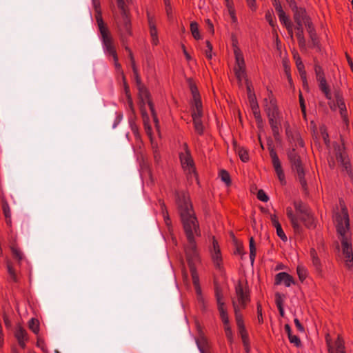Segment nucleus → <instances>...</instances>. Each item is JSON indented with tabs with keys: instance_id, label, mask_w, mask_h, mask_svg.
<instances>
[{
	"instance_id": "1",
	"label": "nucleus",
	"mask_w": 353,
	"mask_h": 353,
	"mask_svg": "<svg viewBox=\"0 0 353 353\" xmlns=\"http://www.w3.org/2000/svg\"><path fill=\"white\" fill-rule=\"evenodd\" d=\"M176 204L181 216L186 240H194L201 236L199 224L192 208L190 195L184 191L176 193Z\"/></svg>"
},
{
	"instance_id": "2",
	"label": "nucleus",
	"mask_w": 353,
	"mask_h": 353,
	"mask_svg": "<svg viewBox=\"0 0 353 353\" xmlns=\"http://www.w3.org/2000/svg\"><path fill=\"white\" fill-rule=\"evenodd\" d=\"M294 208L295 213L291 207L286 208V215L290 219L291 225L296 233L301 232V226L300 222H303L307 228H314L316 227V221L314 217L309 209L308 206L301 201L294 202Z\"/></svg>"
},
{
	"instance_id": "3",
	"label": "nucleus",
	"mask_w": 353,
	"mask_h": 353,
	"mask_svg": "<svg viewBox=\"0 0 353 353\" xmlns=\"http://www.w3.org/2000/svg\"><path fill=\"white\" fill-rule=\"evenodd\" d=\"M336 222V231L341 243L342 254L345 265L350 268L353 265V251L348 214L345 213L343 216H338Z\"/></svg>"
},
{
	"instance_id": "4",
	"label": "nucleus",
	"mask_w": 353,
	"mask_h": 353,
	"mask_svg": "<svg viewBox=\"0 0 353 353\" xmlns=\"http://www.w3.org/2000/svg\"><path fill=\"white\" fill-rule=\"evenodd\" d=\"M215 297L217 303V308L219 312L220 318L223 323L224 331L228 341L232 343L234 341L233 332L230 325V321L227 309L223 301V294L219 287L215 288Z\"/></svg>"
},
{
	"instance_id": "5",
	"label": "nucleus",
	"mask_w": 353,
	"mask_h": 353,
	"mask_svg": "<svg viewBox=\"0 0 353 353\" xmlns=\"http://www.w3.org/2000/svg\"><path fill=\"white\" fill-rule=\"evenodd\" d=\"M334 152L337 161L342 168V172L347 174L351 180H353V172L350 160L347 154L345 144L341 139V143H334Z\"/></svg>"
},
{
	"instance_id": "6",
	"label": "nucleus",
	"mask_w": 353,
	"mask_h": 353,
	"mask_svg": "<svg viewBox=\"0 0 353 353\" xmlns=\"http://www.w3.org/2000/svg\"><path fill=\"white\" fill-rule=\"evenodd\" d=\"M250 302V295L248 288L239 282L235 286V296L232 299L234 310L242 311L246 308Z\"/></svg>"
},
{
	"instance_id": "7",
	"label": "nucleus",
	"mask_w": 353,
	"mask_h": 353,
	"mask_svg": "<svg viewBox=\"0 0 353 353\" xmlns=\"http://www.w3.org/2000/svg\"><path fill=\"white\" fill-rule=\"evenodd\" d=\"M184 252L190 273L196 272V265L200 263V256L196 239L187 240L184 244Z\"/></svg>"
},
{
	"instance_id": "8",
	"label": "nucleus",
	"mask_w": 353,
	"mask_h": 353,
	"mask_svg": "<svg viewBox=\"0 0 353 353\" xmlns=\"http://www.w3.org/2000/svg\"><path fill=\"white\" fill-rule=\"evenodd\" d=\"M288 159L293 170L296 172L299 182L303 189L307 188V182L305 179L304 169L299 152L294 148L288 152Z\"/></svg>"
},
{
	"instance_id": "9",
	"label": "nucleus",
	"mask_w": 353,
	"mask_h": 353,
	"mask_svg": "<svg viewBox=\"0 0 353 353\" xmlns=\"http://www.w3.org/2000/svg\"><path fill=\"white\" fill-rule=\"evenodd\" d=\"M265 111L272 130L273 136L275 139H278L281 125V117L278 107L275 103L271 102L270 105L266 108Z\"/></svg>"
},
{
	"instance_id": "10",
	"label": "nucleus",
	"mask_w": 353,
	"mask_h": 353,
	"mask_svg": "<svg viewBox=\"0 0 353 353\" xmlns=\"http://www.w3.org/2000/svg\"><path fill=\"white\" fill-rule=\"evenodd\" d=\"M115 22L119 32L121 44L125 45V38H128L132 34L129 14L124 13V14L116 17Z\"/></svg>"
},
{
	"instance_id": "11",
	"label": "nucleus",
	"mask_w": 353,
	"mask_h": 353,
	"mask_svg": "<svg viewBox=\"0 0 353 353\" xmlns=\"http://www.w3.org/2000/svg\"><path fill=\"white\" fill-rule=\"evenodd\" d=\"M98 28L101 35V40L103 46L104 50L109 55H114L117 54L115 46L114 44V40L110 34V32L108 28L105 26L104 22L101 23H99Z\"/></svg>"
},
{
	"instance_id": "12",
	"label": "nucleus",
	"mask_w": 353,
	"mask_h": 353,
	"mask_svg": "<svg viewBox=\"0 0 353 353\" xmlns=\"http://www.w3.org/2000/svg\"><path fill=\"white\" fill-rule=\"evenodd\" d=\"M314 70L316 75V81L319 83L320 90L324 94L327 99H332V94L330 87L327 83L325 75L323 68L318 62H316L314 65Z\"/></svg>"
},
{
	"instance_id": "13",
	"label": "nucleus",
	"mask_w": 353,
	"mask_h": 353,
	"mask_svg": "<svg viewBox=\"0 0 353 353\" xmlns=\"http://www.w3.org/2000/svg\"><path fill=\"white\" fill-rule=\"evenodd\" d=\"M270 156L272 159V165L274 168L275 172L276 174V176L281 183V185H285L286 181H285V176L283 172V170L281 166V161L279 159V157L274 150V148H271L270 149Z\"/></svg>"
},
{
	"instance_id": "14",
	"label": "nucleus",
	"mask_w": 353,
	"mask_h": 353,
	"mask_svg": "<svg viewBox=\"0 0 353 353\" xmlns=\"http://www.w3.org/2000/svg\"><path fill=\"white\" fill-rule=\"evenodd\" d=\"M137 89L139 91V97L141 103L140 110L144 119L145 117H148L147 112L144 108V105L147 103L150 109H152V105H154V104L150 99V92L145 85L138 88Z\"/></svg>"
},
{
	"instance_id": "15",
	"label": "nucleus",
	"mask_w": 353,
	"mask_h": 353,
	"mask_svg": "<svg viewBox=\"0 0 353 353\" xmlns=\"http://www.w3.org/2000/svg\"><path fill=\"white\" fill-rule=\"evenodd\" d=\"M185 152L181 153L179 155L181 163L183 170L188 173L195 174V167L194 161L191 157L190 152L188 148V145L185 144Z\"/></svg>"
},
{
	"instance_id": "16",
	"label": "nucleus",
	"mask_w": 353,
	"mask_h": 353,
	"mask_svg": "<svg viewBox=\"0 0 353 353\" xmlns=\"http://www.w3.org/2000/svg\"><path fill=\"white\" fill-rule=\"evenodd\" d=\"M203 117V108H192V117L195 132L199 135L204 133V126L201 118Z\"/></svg>"
},
{
	"instance_id": "17",
	"label": "nucleus",
	"mask_w": 353,
	"mask_h": 353,
	"mask_svg": "<svg viewBox=\"0 0 353 353\" xmlns=\"http://www.w3.org/2000/svg\"><path fill=\"white\" fill-rule=\"evenodd\" d=\"M148 23L151 37V42L153 46H157L159 43L158 37V30L157 28V21L154 15L150 12H147Z\"/></svg>"
},
{
	"instance_id": "18",
	"label": "nucleus",
	"mask_w": 353,
	"mask_h": 353,
	"mask_svg": "<svg viewBox=\"0 0 353 353\" xmlns=\"http://www.w3.org/2000/svg\"><path fill=\"white\" fill-rule=\"evenodd\" d=\"M191 276H192V283H193V285L194 286V289L196 291V300L198 301V303L203 310H205L206 306H205V299L202 295L201 288L199 284V274H198L197 272H192V273H191Z\"/></svg>"
},
{
	"instance_id": "19",
	"label": "nucleus",
	"mask_w": 353,
	"mask_h": 353,
	"mask_svg": "<svg viewBox=\"0 0 353 353\" xmlns=\"http://www.w3.org/2000/svg\"><path fill=\"white\" fill-rule=\"evenodd\" d=\"M212 259L214 265L220 268L222 263V256L217 241L214 237L212 239V249L211 250Z\"/></svg>"
},
{
	"instance_id": "20",
	"label": "nucleus",
	"mask_w": 353,
	"mask_h": 353,
	"mask_svg": "<svg viewBox=\"0 0 353 353\" xmlns=\"http://www.w3.org/2000/svg\"><path fill=\"white\" fill-rule=\"evenodd\" d=\"M282 283L286 286L290 287L292 284H294V280L293 277L290 275L288 273L282 272L278 273L275 276L274 284L280 285Z\"/></svg>"
},
{
	"instance_id": "21",
	"label": "nucleus",
	"mask_w": 353,
	"mask_h": 353,
	"mask_svg": "<svg viewBox=\"0 0 353 353\" xmlns=\"http://www.w3.org/2000/svg\"><path fill=\"white\" fill-rule=\"evenodd\" d=\"M190 88L193 97V103L192 105V108H203L200 94L199 93L197 87L196 86V85L190 83Z\"/></svg>"
},
{
	"instance_id": "22",
	"label": "nucleus",
	"mask_w": 353,
	"mask_h": 353,
	"mask_svg": "<svg viewBox=\"0 0 353 353\" xmlns=\"http://www.w3.org/2000/svg\"><path fill=\"white\" fill-rule=\"evenodd\" d=\"M306 19H308V17L306 16L305 10L302 9L298 10L296 8L294 15V19L296 23V26H303Z\"/></svg>"
},
{
	"instance_id": "23",
	"label": "nucleus",
	"mask_w": 353,
	"mask_h": 353,
	"mask_svg": "<svg viewBox=\"0 0 353 353\" xmlns=\"http://www.w3.org/2000/svg\"><path fill=\"white\" fill-rule=\"evenodd\" d=\"M234 54L235 56V61L236 64L235 68H245L243 55L240 49L236 46L234 49Z\"/></svg>"
},
{
	"instance_id": "24",
	"label": "nucleus",
	"mask_w": 353,
	"mask_h": 353,
	"mask_svg": "<svg viewBox=\"0 0 353 353\" xmlns=\"http://www.w3.org/2000/svg\"><path fill=\"white\" fill-rule=\"evenodd\" d=\"M92 5L95 10V19L97 24L103 23L100 0H92Z\"/></svg>"
},
{
	"instance_id": "25",
	"label": "nucleus",
	"mask_w": 353,
	"mask_h": 353,
	"mask_svg": "<svg viewBox=\"0 0 353 353\" xmlns=\"http://www.w3.org/2000/svg\"><path fill=\"white\" fill-rule=\"evenodd\" d=\"M2 210L6 218L7 225H11V211L8 202L5 199H2Z\"/></svg>"
},
{
	"instance_id": "26",
	"label": "nucleus",
	"mask_w": 353,
	"mask_h": 353,
	"mask_svg": "<svg viewBox=\"0 0 353 353\" xmlns=\"http://www.w3.org/2000/svg\"><path fill=\"white\" fill-rule=\"evenodd\" d=\"M310 256L312 259V264L314 266L315 269L318 272H321V261L317 255L316 251L314 248H312L310 251Z\"/></svg>"
},
{
	"instance_id": "27",
	"label": "nucleus",
	"mask_w": 353,
	"mask_h": 353,
	"mask_svg": "<svg viewBox=\"0 0 353 353\" xmlns=\"http://www.w3.org/2000/svg\"><path fill=\"white\" fill-rule=\"evenodd\" d=\"M336 349L330 348L329 353H345L344 350V341L341 337L338 336L335 341Z\"/></svg>"
},
{
	"instance_id": "28",
	"label": "nucleus",
	"mask_w": 353,
	"mask_h": 353,
	"mask_svg": "<svg viewBox=\"0 0 353 353\" xmlns=\"http://www.w3.org/2000/svg\"><path fill=\"white\" fill-rule=\"evenodd\" d=\"M196 343L201 353L205 352L208 348V342L204 336H200V337L196 340Z\"/></svg>"
},
{
	"instance_id": "29",
	"label": "nucleus",
	"mask_w": 353,
	"mask_h": 353,
	"mask_svg": "<svg viewBox=\"0 0 353 353\" xmlns=\"http://www.w3.org/2000/svg\"><path fill=\"white\" fill-rule=\"evenodd\" d=\"M335 97L337 105L340 109L341 114L342 117H345L347 110L343 98L339 93H336Z\"/></svg>"
},
{
	"instance_id": "30",
	"label": "nucleus",
	"mask_w": 353,
	"mask_h": 353,
	"mask_svg": "<svg viewBox=\"0 0 353 353\" xmlns=\"http://www.w3.org/2000/svg\"><path fill=\"white\" fill-rule=\"evenodd\" d=\"M159 203L161 208V212L164 218L165 223L168 227L171 225V221L168 215V212L166 209L165 205L163 201H159Z\"/></svg>"
},
{
	"instance_id": "31",
	"label": "nucleus",
	"mask_w": 353,
	"mask_h": 353,
	"mask_svg": "<svg viewBox=\"0 0 353 353\" xmlns=\"http://www.w3.org/2000/svg\"><path fill=\"white\" fill-rule=\"evenodd\" d=\"M190 31L192 34V37L196 40H199L201 38L200 32H199V25L196 22L192 21L190 23Z\"/></svg>"
},
{
	"instance_id": "32",
	"label": "nucleus",
	"mask_w": 353,
	"mask_h": 353,
	"mask_svg": "<svg viewBox=\"0 0 353 353\" xmlns=\"http://www.w3.org/2000/svg\"><path fill=\"white\" fill-rule=\"evenodd\" d=\"M296 29L297 30L296 37L298 39L299 45L300 47H304L305 41V38H304V35H303V26H296Z\"/></svg>"
},
{
	"instance_id": "33",
	"label": "nucleus",
	"mask_w": 353,
	"mask_h": 353,
	"mask_svg": "<svg viewBox=\"0 0 353 353\" xmlns=\"http://www.w3.org/2000/svg\"><path fill=\"white\" fill-rule=\"evenodd\" d=\"M236 325L239 330L245 328L244 321L241 311L234 310Z\"/></svg>"
},
{
	"instance_id": "34",
	"label": "nucleus",
	"mask_w": 353,
	"mask_h": 353,
	"mask_svg": "<svg viewBox=\"0 0 353 353\" xmlns=\"http://www.w3.org/2000/svg\"><path fill=\"white\" fill-rule=\"evenodd\" d=\"M249 246H250V259L252 263H254L255 257H256V247L255 243L253 237L250 238L249 241Z\"/></svg>"
},
{
	"instance_id": "35",
	"label": "nucleus",
	"mask_w": 353,
	"mask_h": 353,
	"mask_svg": "<svg viewBox=\"0 0 353 353\" xmlns=\"http://www.w3.org/2000/svg\"><path fill=\"white\" fill-rule=\"evenodd\" d=\"M10 248L13 256L17 259L19 262L21 261L23 259V254L20 248L14 245H12Z\"/></svg>"
},
{
	"instance_id": "36",
	"label": "nucleus",
	"mask_w": 353,
	"mask_h": 353,
	"mask_svg": "<svg viewBox=\"0 0 353 353\" xmlns=\"http://www.w3.org/2000/svg\"><path fill=\"white\" fill-rule=\"evenodd\" d=\"M219 176L221 179V180L225 183L227 186H229L231 185V178L229 172L226 171L225 170H221L219 172Z\"/></svg>"
},
{
	"instance_id": "37",
	"label": "nucleus",
	"mask_w": 353,
	"mask_h": 353,
	"mask_svg": "<svg viewBox=\"0 0 353 353\" xmlns=\"http://www.w3.org/2000/svg\"><path fill=\"white\" fill-rule=\"evenodd\" d=\"M30 330L37 334L39 332V321L38 319L32 318L30 320L28 324Z\"/></svg>"
},
{
	"instance_id": "38",
	"label": "nucleus",
	"mask_w": 353,
	"mask_h": 353,
	"mask_svg": "<svg viewBox=\"0 0 353 353\" xmlns=\"http://www.w3.org/2000/svg\"><path fill=\"white\" fill-rule=\"evenodd\" d=\"M291 143L293 146L297 147L298 145L303 148L304 146L303 141L302 140L300 135L297 133L292 137Z\"/></svg>"
},
{
	"instance_id": "39",
	"label": "nucleus",
	"mask_w": 353,
	"mask_h": 353,
	"mask_svg": "<svg viewBox=\"0 0 353 353\" xmlns=\"http://www.w3.org/2000/svg\"><path fill=\"white\" fill-rule=\"evenodd\" d=\"M294 59L296 60V68H297L299 74L306 72V71L305 70V65H304L303 63L302 62L301 59L299 57V54L294 55Z\"/></svg>"
},
{
	"instance_id": "40",
	"label": "nucleus",
	"mask_w": 353,
	"mask_h": 353,
	"mask_svg": "<svg viewBox=\"0 0 353 353\" xmlns=\"http://www.w3.org/2000/svg\"><path fill=\"white\" fill-rule=\"evenodd\" d=\"M296 272H297L299 279L301 281H304L307 276V271L306 268L302 265L297 266Z\"/></svg>"
},
{
	"instance_id": "41",
	"label": "nucleus",
	"mask_w": 353,
	"mask_h": 353,
	"mask_svg": "<svg viewBox=\"0 0 353 353\" xmlns=\"http://www.w3.org/2000/svg\"><path fill=\"white\" fill-rule=\"evenodd\" d=\"M240 159L243 162H247L249 160V154L247 150L243 148H239L237 150Z\"/></svg>"
},
{
	"instance_id": "42",
	"label": "nucleus",
	"mask_w": 353,
	"mask_h": 353,
	"mask_svg": "<svg viewBox=\"0 0 353 353\" xmlns=\"http://www.w3.org/2000/svg\"><path fill=\"white\" fill-rule=\"evenodd\" d=\"M15 336L17 341L20 340H28L27 332L22 327H19L15 333Z\"/></svg>"
},
{
	"instance_id": "43",
	"label": "nucleus",
	"mask_w": 353,
	"mask_h": 353,
	"mask_svg": "<svg viewBox=\"0 0 353 353\" xmlns=\"http://www.w3.org/2000/svg\"><path fill=\"white\" fill-rule=\"evenodd\" d=\"M277 14L281 23H283L285 26H289V24L292 23L283 10L277 12Z\"/></svg>"
},
{
	"instance_id": "44",
	"label": "nucleus",
	"mask_w": 353,
	"mask_h": 353,
	"mask_svg": "<svg viewBox=\"0 0 353 353\" xmlns=\"http://www.w3.org/2000/svg\"><path fill=\"white\" fill-rule=\"evenodd\" d=\"M132 71H133V73H134V80H135V82H136V85H137V88H140L141 86H143V83H142L141 81V77L139 74V72H138V69L137 67H134V68L132 69Z\"/></svg>"
},
{
	"instance_id": "45",
	"label": "nucleus",
	"mask_w": 353,
	"mask_h": 353,
	"mask_svg": "<svg viewBox=\"0 0 353 353\" xmlns=\"http://www.w3.org/2000/svg\"><path fill=\"white\" fill-rule=\"evenodd\" d=\"M239 334L241 335L242 341L243 343V345L245 346H248V343H249L248 334L247 333L245 327L240 329V330H239Z\"/></svg>"
},
{
	"instance_id": "46",
	"label": "nucleus",
	"mask_w": 353,
	"mask_h": 353,
	"mask_svg": "<svg viewBox=\"0 0 353 353\" xmlns=\"http://www.w3.org/2000/svg\"><path fill=\"white\" fill-rule=\"evenodd\" d=\"M236 78L241 81L245 76V68H234Z\"/></svg>"
},
{
	"instance_id": "47",
	"label": "nucleus",
	"mask_w": 353,
	"mask_h": 353,
	"mask_svg": "<svg viewBox=\"0 0 353 353\" xmlns=\"http://www.w3.org/2000/svg\"><path fill=\"white\" fill-rule=\"evenodd\" d=\"M256 310H257L258 322H259V323L262 324L263 323V309H262V305L260 302H257Z\"/></svg>"
},
{
	"instance_id": "48",
	"label": "nucleus",
	"mask_w": 353,
	"mask_h": 353,
	"mask_svg": "<svg viewBox=\"0 0 353 353\" xmlns=\"http://www.w3.org/2000/svg\"><path fill=\"white\" fill-rule=\"evenodd\" d=\"M118 8L121 10V14H128L127 6L123 0H117Z\"/></svg>"
},
{
	"instance_id": "49",
	"label": "nucleus",
	"mask_w": 353,
	"mask_h": 353,
	"mask_svg": "<svg viewBox=\"0 0 353 353\" xmlns=\"http://www.w3.org/2000/svg\"><path fill=\"white\" fill-rule=\"evenodd\" d=\"M290 342L294 344L296 347H299L301 345V341L300 339L296 335H291L288 338Z\"/></svg>"
},
{
	"instance_id": "50",
	"label": "nucleus",
	"mask_w": 353,
	"mask_h": 353,
	"mask_svg": "<svg viewBox=\"0 0 353 353\" xmlns=\"http://www.w3.org/2000/svg\"><path fill=\"white\" fill-rule=\"evenodd\" d=\"M283 295L277 292L275 294V303L277 307H283Z\"/></svg>"
},
{
	"instance_id": "51",
	"label": "nucleus",
	"mask_w": 353,
	"mask_h": 353,
	"mask_svg": "<svg viewBox=\"0 0 353 353\" xmlns=\"http://www.w3.org/2000/svg\"><path fill=\"white\" fill-rule=\"evenodd\" d=\"M274 228L276 230V234L278 236H279L281 239H282L284 241H287V236L282 229L281 225L280 224Z\"/></svg>"
},
{
	"instance_id": "52",
	"label": "nucleus",
	"mask_w": 353,
	"mask_h": 353,
	"mask_svg": "<svg viewBox=\"0 0 353 353\" xmlns=\"http://www.w3.org/2000/svg\"><path fill=\"white\" fill-rule=\"evenodd\" d=\"M257 199L263 202H267L269 200V197L263 190H259L258 191Z\"/></svg>"
},
{
	"instance_id": "53",
	"label": "nucleus",
	"mask_w": 353,
	"mask_h": 353,
	"mask_svg": "<svg viewBox=\"0 0 353 353\" xmlns=\"http://www.w3.org/2000/svg\"><path fill=\"white\" fill-rule=\"evenodd\" d=\"M299 99L300 106L301 108V112H302L303 116L305 117L306 116V106H305V101H304V99H303V97L301 92H300V94H299Z\"/></svg>"
},
{
	"instance_id": "54",
	"label": "nucleus",
	"mask_w": 353,
	"mask_h": 353,
	"mask_svg": "<svg viewBox=\"0 0 353 353\" xmlns=\"http://www.w3.org/2000/svg\"><path fill=\"white\" fill-rule=\"evenodd\" d=\"M206 46H207V50H205V56L208 59H212V45L211 44V43L209 41H206Z\"/></svg>"
},
{
	"instance_id": "55",
	"label": "nucleus",
	"mask_w": 353,
	"mask_h": 353,
	"mask_svg": "<svg viewBox=\"0 0 353 353\" xmlns=\"http://www.w3.org/2000/svg\"><path fill=\"white\" fill-rule=\"evenodd\" d=\"M265 19L267 20V21L269 23V24L272 26V27H274L275 26V22L274 21V19H273V16H272V14L270 11H268L266 13H265Z\"/></svg>"
},
{
	"instance_id": "56",
	"label": "nucleus",
	"mask_w": 353,
	"mask_h": 353,
	"mask_svg": "<svg viewBox=\"0 0 353 353\" xmlns=\"http://www.w3.org/2000/svg\"><path fill=\"white\" fill-rule=\"evenodd\" d=\"M305 26H306L307 30L308 33H311L312 32H315L314 28L313 26L312 23L310 21V19H306L304 23Z\"/></svg>"
},
{
	"instance_id": "57",
	"label": "nucleus",
	"mask_w": 353,
	"mask_h": 353,
	"mask_svg": "<svg viewBox=\"0 0 353 353\" xmlns=\"http://www.w3.org/2000/svg\"><path fill=\"white\" fill-rule=\"evenodd\" d=\"M8 273L14 281H17V276L15 272L10 263L7 265Z\"/></svg>"
},
{
	"instance_id": "58",
	"label": "nucleus",
	"mask_w": 353,
	"mask_h": 353,
	"mask_svg": "<svg viewBox=\"0 0 353 353\" xmlns=\"http://www.w3.org/2000/svg\"><path fill=\"white\" fill-rule=\"evenodd\" d=\"M235 254L243 256L245 252H244L243 246L242 244L237 243L236 245V250L234 252Z\"/></svg>"
},
{
	"instance_id": "59",
	"label": "nucleus",
	"mask_w": 353,
	"mask_h": 353,
	"mask_svg": "<svg viewBox=\"0 0 353 353\" xmlns=\"http://www.w3.org/2000/svg\"><path fill=\"white\" fill-rule=\"evenodd\" d=\"M123 85H124V92H125L126 98L130 97L131 94H130V88L125 81V77L123 74Z\"/></svg>"
},
{
	"instance_id": "60",
	"label": "nucleus",
	"mask_w": 353,
	"mask_h": 353,
	"mask_svg": "<svg viewBox=\"0 0 353 353\" xmlns=\"http://www.w3.org/2000/svg\"><path fill=\"white\" fill-rule=\"evenodd\" d=\"M300 77H301V81H302V83H303V88H305L307 90H308L309 88H308V83H307L306 72L301 74Z\"/></svg>"
},
{
	"instance_id": "61",
	"label": "nucleus",
	"mask_w": 353,
	"mask_h": 353,
	"mask_svg": "<svg viewBox=\"0 0 353 353\" xmlns=\"http://www.w3.org/2000/svg\"><path fill=\"white\" fill-rule=\"evenodd\" d=\"M283 67L285 68V73L288 76V81H289L290 83H292V77H291V75L290 73V68L287 61H283Z\"/></svg>"
},
{
	"instance_id": "62",
	"label": "nucleus",
	"mask_w": 353,
	"mask_h": 353,
	"mask_svg": "<svg viewBox=\"0 0 353 353\" xmlns=\"http://www.w3.org/2000/svg\"><path fill=\"white\" fill-rule=\"evenodd\" d=\"M272 4L277 12L283 11V8L279 0H272Z\"/></svg>"
},
{
	"instance_id": "63",
	"label": "nucleus",
	"mask_w": 353,
	"mask_h": 353,
	"mask_svg": "<svg viewBox=\"0 0 353 353\" xmlns=\"http://www.w3.org/2000/svg\"><path fill=\"white\" fill-rule=\"evenodd\" d=\"M248 6L252 10L256 11L257 6L256 0H246Z\"/></svg>"
},
{
	"instance_id": "64",
	"label": "nucleus",
	"mask_w": 353,
	"mask_h": 353,
	"mask_svg": "<svg viewBox=\"0 0 353 353\" xmlns=\"http://www.w3.org/2000/svg\"><path fill=\"white\" fill-rule=\"evenodd\" d=\"M254 116L261 114L257 102H254L251 106Z\"/></svg>"
}]
</instances>
